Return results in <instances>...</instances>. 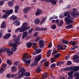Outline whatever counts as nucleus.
I'll return each instance as SVG.
<instances>
[{
  "mask_svg": "<svg viewBox=\"0 0 79 79\" xmlns=\"http://www.w3.org/2000/svg\"><path fill=\"white\" fill-rule=\"evenodd\" d=\"M19 31L20 32H23L24 31H27V27L23 28L22 29L21 27L18 28L16 29L15 32H18V31Z\"/></svg>",
  "mask_w": 79,
  "mask_h": 79,
  "instance_id": "obj_6",
  "label": "nucleus"
},
{
  "mask_svg": "<svg viewBox=\"0 0 79 79\" xmlns=\"http://www.w3.org/2000/svg\"><path fill=\"white\" fill-rule=\"evenodd\" d=\"M55 60L53 58H51V63H53V62H55Z\"/></svg>",
  "mask_w": 79,
  "mask_h": 79,
  "instance_id": "obj_57",
  "label": "nucleus"
},
{
  "mask_svg": "<svg viewBox=\"0 0 79 79\" xmlns=\"http://www.w3.org/2000/svg\"><path fill=\"white\" fill-rule=\"evenodd\" d=\"M35 51H36V53H37V54H38V53H40V52H41V50L38 49H36H36H35Z\"/></svg>",
  "mask_w": 79,
  "mask_h": 79,
  "instance_id": "obj_43",
  "label": "nucleus"
},
{
  "mask_svg": "<svg viewBox=\"0 0 79 79\" xmlns=\"http://www.w3.org/2000/svg\"><path fill=\"white\" fill-rule=\"evenodd\" d=\"M49 2L51 3L52 5H55L56 4V2L55 0H49Z\"/></svg>",
  "mask_w": 79,
  "mask_h": 79,
  "instance_id": "obj_27",
  "label": "nucleus"
},
{
  "mask_svg": "<svg viewBox=\"0 0 79 79\" xmlns=\"http://www.w3.org/2000/svg\"><path fill=\"white\" fill-rule=\"evenodd\" d=\"M31 9V8L30 7H27L24 8L23 10V12L25 13H27L28 11Z\"/></svg>",
  "mask_w": 79,
  "mask_h": 79,
  "instance_id": "obj_15",
  "label": "nucleus"
},
{
  "mask_svg": "<svg viewBox=\"0 0 79 79\" xmlns=\"http://www.w3.org/2000/svg\"><path fill=\"white\" fill-rule=\"evenodd\" d=\"M69 42V41H68L67 40H62V43L64 44H68V43Z\"/></svg>",
  "mask_w": 79,
  "mask_h": 79,
  "instance_id": "obj_39",
  "label": "nucleus"
},
{
  "mask_svg": "<svg viewBox=\"0 0 79 79\" xmlns=\"http://www.w3.org/2000/svg\"><path fill=\"white\" fill-rule=\"evenodd\" d=\"M47 20V17H44L42 19V21L40 22V24H42L44 22H45V21Z\"/></svg>",
  "mask_w": 79,
  "mask_h": 79,
  "instance_id": "obj_23",
  "label": "nucleus"
},
{
  "mask_svg": "<svg viewBox=\"0 0 79 79\" xmlns=\"http://www.w3.org/2000/svg\"><path fill=\"white\" fill-rule=\"evenodd\" d=\"M38 35V33H37V32H35L34 34V36H35V37H36V36H37Z\"/></svg>",
  "mask_w": 79,
  "mask_h": 79,
  "instance_id": "obj_64",
  "label": "nucleus"
},
{
  "mask_svg": "<svg viewBox=\"0 0 79 79\" xmlns=\"http://www.w3.org/2000/svg\"><path fill=\"white\" fill-rule=\"evenodd\" d=\"M15 77V76L13 75H11L10 74H7V78H10V77H11L12 78H13V77Z\"/></svg>",
  "mask_w": 79,
  "mask_h": 79,
  "instance_id": "obj_36",
  "label": "nucleus"
},
{
  "mask_svg": "<svg viewBox=\"0 0 79 79\" xmlns=\"http://www.w3.org/2000/svg\"><path fill=\"white\" fill-rule=\"evenodd\" d=\"M42 10L40 9H38L36 11V13L35 14V15L36 16H39L40 15L42 14Z\"/></svg>",
  "mask_w": 79,
  "mask_h": 79,
  "instance_id": "obj_9",
  "label": "nucleus"
},
{
  "mask_svg": "<svg viewBox=\"0 0 79 79\" xmlns=\"http://www.w3.org/2000/svg\"><path fill=\"white\" fill-rule=\"evenodd\" d=\"M67 47L66 45H59L57 46V48L58 50H65L66 48Z\"/></svg>",
  "mask_w": 79,
  "mask_h": 79,
  "instance_id": "obj_7",
  "label": "nucleus"
},
{
  "mask_svg": "<svg viewBox=\"0 0 79 79\" xmlns=\"http://www.w3.org/2000/svg\"><path fill=\"white\" fill-rule=\"evenodd\" d=\"M65 70H69V71H74L75 72L74 67H69L65 69Z\"/></svg>",
  "mask_w": 79,
  "mask_h": 79,
  "instance_id": "obj_17",
  "label": "nucleus"
},
{
  "mask_svg": "<svg viewBox=\"0 0 79 79\" xmlns=\"http://www.w3.org/2000/svg\"><path fill=\"white\" fill-rule=\"evenodd\" d=\"M34 22L36 24H39L40 23V20L38 19H36L35 20Z\"/></svg>",
  "mask_w": 79,
  "mask_h": 79,
  "instance_id": "obj_24",
  "label": "nucleus"
},
{
  "mask_svg": "<svg viewBox=\"0 0 79 79\" xmlns=\"http://www.w3.org/2000/svg\"><path fill=\"white\" fill-rule=\"evenodd\" d=\"M47 76V73H44L43 75V77L41 79H44V78H46Z\"/></svg>",
  "mask_w": 79,
  "mask_h": 79,
  "instance_id": "obj_34",
  "label": "nucleus"
},
{
  "mask_svg": "<svg viewBox=\"0 0 79 79\" xmlns=\"http://www.w3.org/2000/svg\"><path fill=\"white\" fill-rule=\"evenodd\" d=\"M69 44L70 45L72 44V45H76V42L75 41H71L69 43Z\"/></svg>",
  "mask_w": 79,
  "mask_h": 79,
  "instance_id": "obj_40",
  "label": "nucleus"
},
{
  "mask_svg": "<svg viewBox=\"0 0 79 79\" xmlns=\"http://www.w3.org/2000/svg\"><path fill=\"white\" fill-rule=\"evenodd\" d=\"M39 40H40V38H39V37H37L35 40V42H37Z\"/></svg>",
  "mask_w": 79,
  "mask_h": 79,
  "instance_id": "obj_50",
  "label": "nucleus"
},
{
  "mask_svg": "<svg viewBox=\"0 0 79 79\" xmlns=\"http://www.w3.org/2000/svg\"><path fill=\"white\" fill-rule=\"evenodd\" d=\"M73 73H74V72L72 71L68 73V75H69V77H68L69 79H72L73 78Z\"/></svg>",
  "mask_w": 79,
  "mask_h": 79,
  "instance_id": "obj_13",
  "label": "nucleus"
},
{
  "mask_svg": "<svg viewBox=\"0 0 79 79\" xmlns=\"http://www.w3.org/2000/svg\"><path fill=\"white\" fill-rule=\"evenodd\" d=\"M4 3V0H2L1 1H0V6L3 5Z\"/></svg>",
  "mask_w": 79,
  "mask_h": 79,
  "instance_id": "obj_52",
  "label": "nucleus"
},
{
  "mask_svg": "<svg viewBox=\"0 0 79 79\" xmlns=\"http://www.w3.org/2000/svg\"><path fill=\"white\" fill-rule=\"evenodd\" d=\"M52 43L50 42L49 44V45H48V47L49 48H50L52 47Z\"/></svg>",
  "mask_w": 79,
  "mask_h": 79,
  "instance_id": "obj_58",
  "label": "nucleus"
},
{
  "mask_svg": "<svg viewBox=\"0 0 79 79\" xmlns=\"http://www.w3.org/2000/svg\"><path fill=\"white\" fill-rule=\"evenodd\" d=\"M42 58V55H39L37 57L35 58V62H39L40 61V60Z\"/></svg>",
  "mask_w": 79,
  "mask_h": 79,
  "instance_id": "obj_14",
  "label": "nucleus"
},
{
  "mask_svg": "<svg viewBox=\"0 0 79 79\" xmlns=\"http://www.w3.org/2000/svg\"><path fill=\"white\" fill-rule=\"evenodd\" d=\"M61 56V54L57 53V54L56 55L54 56V58L55 59H57L59 57H60V56Z\"/></svg>",
  "mask_w": 79,
  "mask_h": 79,
  "instance_id": "obj_29",
  "label": "nucleus"
},
{
  "mask_svg": "<svg viewBox=\"0 0 79 79\" xmlns=\"http://www.w3.org/2000/svg\"><path fill=\"white\" fill-rule=\"evenodd\" d=\"M59 20H58V19H56V20L55 23H57V24H59Z\"/></svg>",
  "mask_w": 79,
  "mask_h": 79,
  "instance_id": "obj_63",
  "label": "nucleus"
},
{
  "mask_svg": "<svg viewBox=\"0 0 79 79\" xmlns=\"http://www.w3.org/2000/svg\"><path fill=\"white\" fill-rule=\"evenodd\" d=\"M57 53H58V52H57L56 51H55L52 52V55H55Z\"/></svg>",
  "mask_w": 79,
  "mask_h": 79,
  "instance_id": "obj_54",
  "label": "nucleus"
},
{
  "mask_svg": "<svg viewBox=\"0 0 79 79\" xmlns=\"http://www.w3.org/2000/svg\"><path fill=\"white\" fill-rule=\"evenodd\" d=\"M8 16V15H4L2 16V18L3 19L6 18Z\"/></svg>",
  "mask_w": 79,
  "mask_h": 79,
  "instance_id": "obj_48",
  "label": "nucleus"
},
{
  "mask_svg": "<svg viewBox=\"0 0 79 79\" xmlns=\"http://www.w3.org/2000/svg\"><path fill=\"white\" fill-rule=\"evenodd\" d=\"M62 64H63V62L59 61L57 63V66H60Z\"/></svg>",
  "mask_w": 79,
  "mask_h": 79,
  "instance_id": "obj_42",
  "label": "nucleus"
},
{
  "mask_svg": "<svg viewBox=\"0 0 79 79\" xmlns=\"http://www.w3.org/2000/svg\"><path fill=\"white\" fill-rule=\"evenodd\" d=\"M64 20L66 22V24L67 25H69L70 24V23H72L73 22V21L71 19L70 15H69L67 17H65Z\"/></svg>",
  "mask_w": 79,
  "mask_h": 79,
  "instance_id": "obj_4",
  "label": "nucleus"
},
{
  "mask_svg": "<svg viewBox=\"0 0 79 79\" xmlns=\"http://www.w3.org/2000/svg\"><path fill=\"white\" fill-rule=\"evenodd\" d=\"M47 28H40L37 27H36V31H45L47 30Z\"/></svg>",
  "mask_w": 79,
  "mask_h": 79,
  "instance_id": "obj_18",
  "label": "nucleus"
},
{
  "mask_svg": "<svg viewBox=\"0 0 79 79\" xmlns=\"http://www.w3.org/2000/svg\"><path fill=\"white\" fill-rule=\"evenodd\" d=\"M6 64H4L3 65V67L1 68L0 70V73H2L3 72V71H4V69H6Z\"/></svg>",
  "mask_w": 79,
  "mask_h": 79,
  "instance_id": "obj_16",
  "label": "nucleus"
},
{
  "mask_svg": "<svg viewBox=\"0 0 79 79\" xmlns=\"http://www.w3.org/2000/svg\"><path fill=\"white\" fill-rule=\"evenodd\" d=\"M32 43L31 42H28L27 43L26 46L28 48H31L32 47Z\"/></svg>",
  "mask_w": 79,
  "mask_h": 79,
  "instance_id": "obj_20",
  "label": "nucleus"
},
{
  "mask_svg": "<svg viewBox=\"0 0 79 79\" xmlns=\"http://www.w3.org/2000/svg\"><path fill=\"white\" fill-rule=\"evenodd\" d=\"M55 66H56L55 64H53L51 65V68H55Z\"/></svg>",
  "mask_w": 79,
  "mask_h": 79,
  "instance_id": "obj_49",
  "label": "nucleus"
},
{
  "mask_svg": "<svg viewBox=\"0 0 79 79\" xmlns=\"http://www.w3.org/2000/svg\"><path fill=\"white\" fill-rule=\"evenodd\" d=\"M8 4L9 6H13L14 3L13 2L11 1H10L8 2Z\"/></svg>",
  "mask_w": 79,
  "mask_h": 79,
  "instance_id": "obj_37",
  "label": "nucleus"
},
{
  "mask_svg": "<svg viewBox=\"0 0 79 79\" xmlns=\"http://www.w3.org/2000/svg\"><path fill=\"white\" fill-rule=\"evenodd\" d=\"M28 25V24L26 22H25L23 23V24H22V26H21V27L22 29H23V28H24L26 27H27V30H29V29H30V26H29V27L27 26Z\"/></svg>",
  "mask_w": 79,
  "mask_h": 79,
  "instance_id": "obj_8",
  "label": "nucleus"
},
{
  "mask_svg": "<svg viewBox=\"0 0 79 79\" xmlns=\"http://www.w3.org/2000/svg\"><path fill=\"white\" fill-rule=\"evenodd\" d=\"M16 68L15 66H13L12 67H11V70L13 72H15L16 71L17 69Z\"/></svg>",
  "mask_w": 79,
  "mask_h": 79,
  "instance_id": "obj_31",
  "label": "nucleus"
},
{
  "mask_svg": "<svg viewBox=\"0 0 79 79\" xmlns=\"http://www.w3.org/2000/svg\"><path fill=\"white\" fill-rule=\"evenodd\" d=\"M13 24H14L16 26H19L21 25V22L17 20L13 22Z\"/></svg>",
  "mask_w": 79,
  "mask_h": 79,
  "instance_id": "obj_11",
  "label": "nucleus"
},
{
  "mask_svg": "<svg viewBox=\"0 0 79 79\" xmlns=\"http://www.w3.org/2000/svg\"><path fill=\"white\" fill-rule=\"evenodd\" d=\"M34 30V29H33V28H31L29 31H28V32L29 33H31V32H32V31H33Z\"/></svg>",
  "mask_w": 79,
  "mask_h": 79,
  "instance_id": "obj_55",
  "label": "nucleus"
},
{
  "mask_svg": "<svg viewBox=\"0 0 79 79\" xmlns=\"http://www.w3.org/2000/svg\"><path fill=\"white\" fill-rule=\"evenodd\" d=\"M74 77H77L74 79H79V72H78L74 74Z\"/></svg>",
  "mask_w": 79,
  "mask_h": 79,
  "instance_id": "obj_21",
  "label": "nucleus"
},
{
  "mask_svg": "<svg viewBox=\"0 0 79 79\" xmlns=\"http://www.w3.org/2000/svg\"><path fill=\"white\" fill-rule=\"evenodd\" d=\"M11 50L12 51L7 52V54L8 56H10L12 54H13V51L16 52V51L17 50V49H16V46L15 47H13L11 48Z\"/></svg>",
  "mask_w": 79,
  "mask_h": 79,
  "instance_id": "obj_5",
  "label": "nucleus"
},
{
  "mask_svg": "<svg viewBox=\"0 0 79 79\" xmlns=\"http://www.w3.org/2000/svg\"><path fill=\"white\" fill-rule=\"evenodd\" d=\"M7 63L8 64H11L12 63H11V61L10 60H7Z\"/></svg>",
  "mask_w": 79,
  "mask_h": 79,
  "instance_id": "obj_46",
  "label": "nucleus"
},
{
  "mask_svg": "<svg viewBox=\"0 0 79 79\" xmlns=\"http://www.w3.org/2000/svg\"><path fill=\"white\" fill-rule=\"evenodd\" d=\"M27 33L28 32L27 31L24 32L22 35V38L24 39L25 37H27L28 35Z\"/></svg>",
  "mask_w": 79,
  "mask_h": 79,
  "instance_id": "obj_19",
  "label": "nucleus"
},
{
  "mask_svg": "<svg viewBox=\"0 0 79 79\" xmlns=\"http://www.w3.org/2000/svg\"><path fill=\"white\" fill-rule=\"evenodd\" d=\"M45 43L43 40H41L39 41V45L40 48H42L44 46Z\"/></svg>",
  "mask_w": 79,
  "mask_h": 79,
  "instance_id": "obj_12",
  "label": "nucleus"
},
{
  "mask_svg": "<svg viewBox=\"0 0 79 79\" xmlns=\"http://www.w3.org/2000/svg\"><path fill=\"white\" fill-rule=\"evenodd\" d=\"M72 64V62L71 61H67V65H70V64Z\"/></svg>",
  "mask_w": 79,
  "mask_h": 79,
  "instance_id": "obj_51",
  "label": "nucleus"
},
{
  "mask_svg": "<svg viewBox=\"0 0 79 79\" xmlns=\"http://www.w3.org/2000/svg\"><path fill=\"white\" fill-rule=\"evenodd\" d=\"M32 44H33V48L34 50H35L36 48H37V43H32Z\"/></svg>",
  "mask_w": 79,
  "mask_h": 79,
  "instance_id": "obj_25",
  "label": "nucleus"
},
{
  "mask_svg": "<svg viewBox=\"0 0 79 79\" xmlns=\"http://www.w3.org/2000/svg\"><path fill=\"white\" fill-rule=\"evenodd\" d=\"M36 73H39L41 71V69L39 66H38L36 70Z\"/></svg>",
  "mask_w": 79,
  "mask_h": 79,
  "instance_id": "obj_32",
  "label": "nucleus"
},
{
  "mask_svg": "<svg viewBox=\"0 0 79 79\" xmlns=\"http://www.w3.org/2000/svg\"><path fill=\"white\" fill-rule=\"evenodd\" d=\"M66 27L70 29L71 28H73V26L71 25H69L66 26Z\"/></svg>",
  "mask_w": 79,
  "mask_h": 79,
  "instance_id": "obj_44",
  "label": "nucleus"
},
{
  "mask_svg": "<svg viewBox=\"0 0 79 79\" xmlns=\"http://www.w3.org/2000/svg\"><path fill=\"white\" fill-rule=\"evenodd\" d=\"M63 24V20H61L60 21V24H59V23L57 24L58 26H59V27L61 26Z\"/></svg>",
  "mask_w": 79,
  "mask_h": 79,
  "instance_id": "obj_38",
  "label": "nucleus"
},
{
  "mask_svg": "<svg viewBox=\"0 0 79 79\" xmlns=\"http://www.w3.org/2000/svg\"><path fill=\"white\" fill-rule=\"evenodd\" d=\"M11 37V34H7L4 36V39H8L9 37Z\"/></svg>",
  "mask_w": 79,
  "mask_h": 79,
  "instance_id": "obj_28",
  "label": "nucleus"
},
{
  "mask_svg": "<svg viewBox=\"0 0 79 79\" xmlns=\"http://www.w3.org/2000/svg\"><path fill=\"white\" fill-rule=\"evenodd\" d=\"M73 12H72L71 13V14H72V13L73 14H74H74H75V12H76V11H77V9H76V8H74L73 9Z\"/></svg>",
  "mask_w": 79,
  "mask_h": 79,
  "instance_id": "obj_53",
  "label": "nucleus"
},
{
  "mask_svg": "<svg viewBox=\"0 0 79 79\" xmlns=\"http://www.w3.org/2000/svg\"><path fill=\"white\" fill-rule=\"evenodd\" d=\"M6 23L5 22H4L2 23L1 26V27L2 28L5 29L6 27Z\"/></svg>",
  "mask_w": 79,
  "mask_h": 79,
  "instance_id": "obj_22",
  "label": "nucleus"
},
{
  "mask_svg": "<svg viewBox=\"0 0 79 79\" xmlns=\"http://www.w3.org/2000/svg\"><path fill=\"white\" fill-rule=\"evenodd\" d=\"M13 12V9H10L9 11H8V13L6 12L7 15H10V14H12Z\"/></svg>",
  "mask_w": 79,
  "mask_h": 79,
  "instance_id": "obj_30",
  "label": "nucleus"
},
{
  "mask_svg": "<svg viewBox=\"0 0 79 79\" xmlns=\"http://www.w3.org/2000/svg\"><path fill=\"white\" fill-rule=\"evenodd\" d=\"M15 10H19V6H17L15 7Z\"/></svg>",
  "mask_w": 79,
  "mask_h": 79,
  "instance_id": "obj_60",
  "label": "nucleus"
},
{
  "mask_svg": "<svg viewBox=\"0 0 79 79\" xmlns=\"http://www.w3.org/2000/svg\"><path fill=\"white\" fill-rule=\"evenodd\" d=\"M54 19V17L53 16V17H50V18H49V21H51L52 20V19Z\"/></svg>",
  "mask_w": 79,
  "mask_h": 79,
  "instance_id": "obj_62",
  "label": "nucleus"
},
{
  "mask_svg": "<svg viewBox=\"0 0 79 79\" xmlns=\"http://www.w3.org/2000/svg\"><path fill=\"white\" fill-rule=\"evenodd\" d=\"M79 57L78 55H76L74 56L73 57V62H75V63H79V60H77V58H79Z\"/></svg>",
  "mask_w": 79,
  "mask_h": 79,
  "instance_id": "obj_10",
  "label": "nucleus"
},
{
  "mask_svg": "<svg viewBox=\"0 0 79 79\" xmlns=\"http://www.w3.org/2000/svg\"><path fill=\"white\" fill-rule=\"evenodd\" d=\"M69 56H66L65 57V60H68V59H69Z\"/></svg>",
  "mask_w": 79,
  "mask_h": 79,
  "instance_id": "obj_61",
  "label": "nucleus"
},
{
  "mask_svg": "<svg viewBox=\"0 0 79 79\" xmlns=\"http://www.w3.org/2000/svg\"><path fill=\"white\" fill-rule=\"evenodd\" d=\"M51 53H52V50L51 49L48 50L47 53L48 57L51 55Z\"/></svg>",
  "mask_w": 79,
  "mask_h": 79,
  "instance_id": "obj_33",
  "label": "nucleus"
},
{
  "mask_svg": "<svg viewBox=\"0 0 79 79\" xmlns=\"http://www.w3.org/2000/svg\"><path fill=\"white\" fill-rule=\"evenodd\" d=\"M13 38L14 39L13 40V41L15 42L14 44L11 43L12 41H10L8 45L9 47H17V46L18 45V44H19L18 42L19 40H20V39H19L16 38V35H14L13 36Z\"/></svg>",
  "mask_w": 79,
  "mask_h": 79,
  "instance_id": "obj_2",
  "label": "nucleus"
},
{
  "mask_svg": "<svg viewBox=\"0 0 79 79\" xmlns=\"http://www.w3.org/2000/svg\"><path fill=\"white\" fill-rule=\"evenodd\" d=\"M8 11H9V10L8 9L7 10H2V12H4L5 13H6V14H7V13H8Z\"/></svg>",
  "mask_w": 79,
  "mask_h": 79,
  "instance_id": "obj_59",
  "label": "nucleus"
},
{
  "mask_svg": "<svg viewBox=\"0 0 79 79\" xmlns=\"http://www.w3.org/2000/svg\"><path fill=\"white\" fill-rule=\"evenodd\" d=\"M26 71H25V69L23 68H22L18 72V73L16 74V76H19L18 77L16 78V79H20L23 77L24 76H30V73L29 72H27L25 74Z\"/></svg>",
  "mask_w": 79,
  "mask_h": 79,
  "instance_id": "obj_1",
  "label": "nucleus"
},
{
  "mask_svg": "<svg viewBox=\"0 0 79 79\" xmlns=\"http://www.w3.org/2000/svg\"><path fill=\"white\" fill-rule=\"evenodd\" d=\"M30 57H29V56L27 55V53H26L24 54L22 57V60L24 62H25V64L26 66H29V64L31 63V60L30 59H28V58H29Z\"/></svg>",
  "mask_w": 79,
  "mask_h": 79,
  "instance_id": "obj_3",
  "label": "nucleus"
},
{
  "mask_svg": "<svg viewBox=\"0 0 79 79\" xmlns=\"http://www.w3.org/2000/svg\"><path fill=\"white\" fill-rule=\"evenodd\" d=\"M19 64V63L18 62V61H15L14 64V65H15V66H17V65H18V64Z\"/></svg>",
  "mask_w": 79,
  "mask_h": 79,
  "instance_id": "obj_56",
  "label": "nucleus"
},
{
  "mask_svg": "<svg viewBox=\"0 0 79 79\" xmlns=\"http://www.w3.org/2000/svg\"><path fill=\"white\" fill-rule=\"evenodd\" d=\"M69 15V12L66 11V12H65L64 13V17L66 16H67V15Z\"/></svg>",
  "mask_w": 79,
  "mask_h": 79,
  "instance_id": "obj_47",
  "label": "nucleus"
},
{
  "mask_svg": "<svg viewBox=\"0 0 79 79\" xmlns=\"http://www.w3.org/2000/svg\"><path fill=\"white\" fill-rule=\"evenodd\" d=\"M6 49V48H2L0 49V53H2V52H5V51Z\"/></svg>",
  "mask_w": 79,
  "mask_h": 79,
  "instance_id": "obj_35",
  "label": "nucleus"
},
{
  "mask_svg": "<svg viewBox=\"0 0 79 79\" xmlns=\"http://www.w3.org/2000/svg\"><path fill=\"white\" fill-rule=\"evenodd\" d=\"M56 25H53L51 26V28L52 29H56Z\"/></svg>",
  "mask_w": 79,
  "mask_h": 79,
  "instance_id": "obj_45",
  "label": "nucleus"
},
{
  "mask_svg": "<svg viewBox=\"0 0 79 79\" xmlns=\"http://www.w3.org/2000/svg\"><path fill=\"white\" fill-rule=\"evenodd\" d=\"M9 18L10 19L15 20V19H16V16H15V15H13L11 17H10Z\"/></svg>",
  "mask_w": 79,
  "mask_h": 79,
  "instance_id": "obj_26",
  "label": "nucleus"
},
{
  "mask_svg": "<svg viewBox=\"0 0 79 79\" xmlns=\"http://www.w3.org/2000/svg\"><path fill=\"white\" fill-rule=\"evenodd\" d=\"M44 66H45L46 67H47L48 66V65L49 64V63L48 62H46L44 64Z\"/></svg>",
  "mask_w": 79,
  "mask_h": 79,
  "instance_id": "obj_41",
  "label": "nucleus"
}]
</instances>
